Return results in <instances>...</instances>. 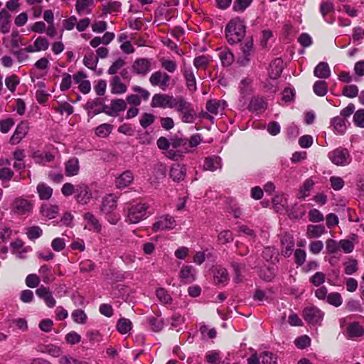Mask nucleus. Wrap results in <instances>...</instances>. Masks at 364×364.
Here are the masks:
<instances>
[{
  "instance_id": "nucleus-43",
  "label": "nucleus",
  "mask_w": 364,
  "mask_h": 364,
  "mask_svg": "<svg viewBox=\"0 0 364 364\" xmlns=\"http://www.w3.org/2000/svg\"><path fill=\"white\" fill-rule=\"evenodd\" d=\"M116 327L120 333L125 334L131 330L132 322L128 318H122L117 321Z\"/></svg>"
},
{
  "instance_id": "nucleus-56",
  "label": "nucleus",
  "mask_w": 364,
  "mask_h": 364,
  "mask_svg": "<svg viewBox=\"0 0 364 364\" xmlns=\"http://www.w3.org/2000/svg\"><path fill=\"white\" fill-rule=\"evenodd\" d=\"M156 295L159 301L163 304H169L172 300L170 294L164 288H159L156 289Z\"/></svg>"
},
{
  "instance_id": "nucleus-42",
  "label": "nucleus",
  "mask_w": 364,
  "mask_h": 364,
  "mask_svg": "<svg viewBox=\"0 0 364 364\" xmlns=\"http://www.w3.org/2000/svg\"><path fill=\"white\" fill-rule=\"evenodd\" d=\"M98 63V58L93 53H88L83 58V64L87 68L95 70Z\"/></svg>"
},
{
  "instance_id": "nucleus-57",
  "label": "nucleus",
  "mask_w": 364,
  "mask_h": 364,
  "mask_svg": "<svg viewBox=\"0 0 364 364\" xmlns=\"http://www.w3.org/2000/svg\"><path fill=\"white\" fill-rule=\"evenodd\" d=\"M253 0H235L233 4V10L237 12H243Z\"/></svg>"
},
{
  "instance_id": "nucleus-62",
  "label": "nucleus",
  "mask_w": 364,
  "mask_h": 364,
  "mask_svg": "<svg viewBox=\"0 0 364 364\" xmlns=\"http://www.w3.org/2000/svg\"><path fill=\"white\" fill-rule=\"evenodd\" d=\"M124 60L119 58L117 60H115L109 68L107 73L109 75H115L120 69H122L124 66Z\"/></svg>"
},
{
  "instance_id": "nucleus-20",
  "label": "nucleus",
  "mask_w": 364,
  "mask_h": 364,
  "mask_svg": "<svg viewBox=\"0 0 364 364\" xmlns=\"http://www.w3.org/2000/svg\"><path fill=\"white\" fill-rule=\"evenodd\" d=\"M196 270L191 265H186L182 267L179 277L183 283L189 284L196 279Z\"/></svg>"
},
{
  "instance_id": "nucleus-13",
  "label": "nucleus",
  "mask_w": 364,
  "mask_h": 364,
  "mask_svg": "<svg viewBox=\"0 0 364 364\" xmlns=\"http://www.w3.org/2000/svg\"><path fill=\"white\" fill-rule=\"evenodd\" d=\"M83 219L85 222L84 228L95 232H100L102 230V225L98 219L91 213H85L83 215Z\"/></svg>"
},
{
  "instance_id": "nucleus-37",
  "label": "nucleus",
  "mask_w": 364,
  "mask_h": 364,
  "mask_svg": "<svg viewBox=\"0 0 364 364\" xmlns=\"http://www.w3.org/2000/svg\"><path fill=\"white\" fill-rule=\"evenodd\" d=\"M267 107L265 100L262 97H253L249 105V109L252 112L264 110Z\"/></svg>"
},
{
  "instance_id": "nucleus-33",
  "label": "nucleus",
  "mask_w": 364,
  "mask_h": 364,
  "mask_svg": "<svg viewBox=\"0 0 364 364\" xmlns=\"http://www.w3.org/2000/svg\"><path fill=\"white\" fill-rule=\"evenodd\" d=\"M58 207L55 205L51 204H43L41 209L42 215L48 219H53L56 218L58 214Z\"/></svg>"
},
{
  "instance_id": "nucleus-22",
  "label": "nucleus",
  "mask_w": 364,
  "mask_h": 364,
  "mask_svg": "<svg viewBox=\"0 0 364 364\" xmlns=\"http://www.w3.org/2000/svg\"><path fill=\"white\" fill-rule=\"evenodd\" d=\"M283 70V61L281 58H277L269 65V76L272 80L280 77Z\"/></svg>"
},
{
  "instance_id": "nucleus-12",
  "label": "nucleus",
  "mask_w": 364,
  "mask_h": 364,
  "mask_svg": "<svg viewBox=\"0 0 364 364\" xmlns=\"http://www.w3.org/2000/svg\"><path fill=\"white\" fill-rule=\"evenodd\" d=\"M126 108V101L122 99H117L112 100L110 106H105L103 110L107 115L116 116L118 112L125 110Z\"/></svg>"
},
{
  "instance_id": "nucleus-52",
  "label": "nucleus",
  "mask_w": 364,
  "mask_h": 364,
  "mask_svg": "<svg viewBox=\"0 0 364 364\" xmlns=\"http://www.w3.org/2000/svg\"><path fill=\"white\" fill-rule=\"evenodd\" d=\"M26 233L30 240H34L42 235L43 230L39 226H32L26 229Z\"/></svg>"
},
{
  "instance_id": "nucleus-24",
  "label": "nucleus",
  "mask_w": 364,
  "mask_h": 364,
  "mask_svg": "<svg viewBox=\"0 0 364 364\" xmlns=\"http://www.w3.org/2000/svg\"><path fill=\"white\" fill-rule=\"evenodd\" d=\"M222 168L221 159L217 156L207 157L204 160L203 169L205 171H215Z\"/></svg>"
},
{
  "instance_id": "nucleus-14",
  "label": "nucleus",
  "mask_w": 364,
  "mask_h": 364,
  "mask_svg": "<svg viewBox=\"0 0 364 364\" xmlns=\"http://www.w3.org/2000/svg\"><path fill=\"white\" fill-rule=\"evenodd\" d=\"M282 250L281 253L285 257L291 255L294 248V240L291 235L285 233L281 239Z\"/></svg>"
},
{
  "instance_id": "nucleus-4",
  "label": "nucleus",
  "mask_w": 364,
  "mask_h": 364,
  "mask_svg": "<svg viewBox=\"0 0 364 364\" xmlns=\"http://www.w3.org/2000/svg\"><path fill=\"white\" fill-rule=\"evenodd\" d=\"M171 76L166 72L157 70L154 72L150 77L149 82L154 87H159L161 90H166L169 85Z\"/></svg>"
},
{
  "instance_id": "nucleus-9",
  "label": "nucleus",
  "mask_w": 364,
  "mask_h": 364,
  "mask_svg": "<svg viewBox=\"0 0 364 364\" xmlns=\"http://www.w3.org/2000/svg\"><path fill=\"white\" fill-rule=\"evenodd\" d=\"M174 97L173 95L166 94H155L152 97L151 105L152 107L171 109Z\"/></svg>"
},
{
  "instance_id": "nucleus-55",
  "label": "nucleus",
  "mask_w": 364,
  "mask_h": 364,
  "mask_svg": "<svg viewBox=\"0 0 364 364\" xmlns=\"http://www.w3.org/2000/svg\"><path fill=\"white\" fill-rule=\"evenodd\" d=\"M327 302L334 306H340L342 304L343 299L341 295L338 292L331 293L328 295Z\"/></svg>"
},
{
  "instance_id": "nucleus-6",
  "label": "nucleus",
  "mask_w": 364,
  "mask_h": 364,
  "mask_svg": "<svg viewBox=\"0 0 364 364\" xmlns=\"http://www.w3.org/2000/svg\"><path fill=\"white\" fill-rule=\"evenodd\" d=\"M324 314L316 306L306 307L303 310L302 316L306 323L317 324L321 322Z\"/></svg>"
},
{
  "instance_id": "nucleus-59",
  "label": "nucleus",
  "mask_w": 364,
  "mask_h": 364,
  "mask_svg": "<svg viewBox=\"0 0 364 364\" xmlns=\"http://www.w3.org/2000/svg\"><path fill=\"white\" fill-rule=\"evenodd\" d=\"M59 364H90L87 361H83L73 358L70 355H63L59 359Z\"/></svg>"
},
{
  "instance_id": "nucleus-39",
  "label": "nucleus",
  "mask_w": 364,
  "mask_h": 364,
  "mask_svg": "<svg viewBox=\"0 0 364 364\" xmlns=\"http://www.w3.org/2000/svg\"><path fill=\"white\" fill-rule=\"evenodd\" d=\"M159 62L161 68L170 73H173L177 70V63L173 60L161 58H160Z\"/></svg>"
},
{
  "instance_id": "nucleus-40",
  "label": "nucleus",
  "mask_w": 364,
  "mask_h": 364,
  "mask_svg": "<svg viewBox=\"0 0 364 364\" xmlns=\"http://www.w3.org/2000/svg\"><path fill=\"white\" fill-rule=\"evenodd\" d=\"M275 275V270L272 264L264 266L259 271V277L265 281H271Z\"/></svg>"
},
{
  "instance_id": "nucleus-41",
  "label": "nucleus",
  "mask_w": 364,
  "mask_h": 364,
  "mask_svg": "<svg viewBox=\"0 0 364 364\" xmlns=\"http://www.w3.org/2000/svg\"><path fill=\"white\" fill-rule=\"evenodd\" d=\"M33 159L36 163L46 165V163L53 161L55 159V156L50 152L45 153L44 154L36 152L33 154Z\"/></svg>"
},
{
  "instance_id": "nucleus-32",
  "label": "nucleus",
  "mask_w": 364,
  "mask_h": 364,
  "mask_svg": "<svg viewBox=\"0 0 364 364\" xmlns=\"http://www.w3.org/2000/svg\"><path fill=\"white\" fill-rule=\"evenodd\" d=\"M218 56L223 66H230L234 61V55L226 48L218 50Z\"/></svg>"
},
{
  "instance_id": "nucleus-19",
  "label": "nucleus",
  "mask_w": 364,
  "mask_h": 364,
  "mask_svg": "<svg viewBox=\"0 0 364 364\" xmlns=\"http://www.w3.org/2000/svg\"><path fill=\"white\" fill-rule=\"evenodd\" d=\"M346 120L341 116L333 117L331 122V127L336 134H343L346 129Z\"/></svg>"
},
{
  "instance_id": "nucleus-1",
  "label": "nucleus",
  "mask_w": 364,
  "mask_h": 364,
  "mask_svg": "<svg viewBox=\"0 0 364 364\" xmlns=\"http://www.w3.org/2000/svg\"><path fill=\"white\" fill-rule=\"evenodd\" d=\"M225 32L228 43L235 44L240 42L245 33L244 21L239 17L232 19L228 23Z\"/></svg>"
},
{
  "instance_id": "nucleus-29",
  "label": "nucleus",
  "mask_w": 364,
  "mask_h": 364,
  "mask_svg": "<svg viewBox=\"0 0 364 364\" xmlns=\"http://www.w3.org/2000/svg\"><path fill=\"white\" fill-rule=\"evenodd\" d=\"M314 74L318 78H328L331 75V70L327 63H319L314 70Z\"/></svg>"
},
{
  "instance_id": "nucleus-31",
  "label": "nucleus",
  "mask_w": 364,
  "mask_h": 364,
  "mask_svg": "<svg viewBox=\"0 0 364 364\" xmlns=\"http://www.w3.org/2000/svg\"><path fill=\"white\" fill-rule=\"evenodd\" d=\"M229 281L228 271L223 267H218L214 272V282L216 284H225Z\"/></svg>"
},
{
  "instance_id": "nucleus-60",
  "label": "nucleus",
  "mask_w": 364,
  "mask_h": 364,
  "mask_svg": "<svg viewBox=\"0 0 364 364\" xmlns=\"http://www.w3.org/2000/svg\"><path fill=\"white\" fill-rule=\"evenodd\" d=\"M294 343L298 348L304 349L310 346L311 339L306 335L301 336L295 339Z\"/></svg>"
},
{
  "instance_id": "nucleus-18",
  "label": "nucleus",
  "mask_w": 364,
  "mask_h": 364,
  "mask_svg": "<svg viewBox=\"0 0 364 364\" xmlns=\"http://www.w3.org/2000/svg\"><path fill=\"white\" fill-rule=\"evenodd\" d=\"M118 196L114 194L106 196L103 200L101 206V210L105 213H110L117 208Z\"/></svg>"
},
{
  "instance_id": "nucleus-28",
  "label": "nucleus",
  "mask_w": 364,
  "mask_h": 364,
  "mask_svg": "<svg viewBox=\"0 0 364 364\" xmlns=\"http://www.w3.org/2000/svg\"><path fill=\"white\" fill-rule=\"evenodd\" d=\"M326 232L323 225H309L306 228V236L309 238L320 237Z\"/></svg>"
},
{
  "instance_id": "nucleus-48",
  "label": "nucleus",
  "mask_w": 364,
  "mask_h": 364,
  "mask_svg": "<svg viewBox=\"0 0 364 364\" xmlns=\"http://www.w3.org/2000/svg\"><path fill=\"white\" fill-rule=\"evenodd\" d=\"M210 61L209 56L200 55L194 58L193 65L198 69H205Z\"/></svg>"
},
{
  "instance_id": "nucleus-7",
  "label": "nucleus",
  "mask_w": 364,
  "mask_h": 364,
  "mask_svg": "<svg viewBox=\"0 0 364 364\" xmlns=\"http://www.w3.org/2000/svg\"><path fill=\"white\" fill-rule=\"evenodd\" d=\"M14 211L18 215H29L33 208V203L21 197L16 198L12 204Z\"/></svg>"
},
{
  "instance_id": "nucleus-49",
  "label": "nucleus",
  "mask_w": 364,
  "mask_h": 364,
  "mask_svg": "<svg viewBox=\"0 0 364 364\" xmlns=\"http://www.w3.org/2000/svg\"><path fill=\"white\" fill-rule=\"evenodd\" d=\"M149 326L152 331L159 332L164 328L163 319L159 317H150L148 318Z\"/></svg>"
},
{
  "instance_id": "nucleus-26",
  "label": "nucleus",
  "mask_w": 364,
  "mask_h": 364,
  "mask_svg": "<svg viewBox=\"0 0 364 364\" xmlns=\"http://www.w3.org/2000/svg\"><path fill=\"white\" fill-rule=\"evenodd\" d=\"M197 113L193 105L191 103L180 114L181 120L183 123L192 124L196 119Z\"/></svg>"
},
{
  "instance_id": "nucleus-25",
  "label": "nucleus",
  "mask_w": 364,
  "mask_h": 364,
  "mask_svg": "<svg viewBox=\"0 0 364 364\" xmlns=\"http://www.w3.org/2000/svg\"><path fill=\"white\" fill-rule=\"evenodd\" d=\"M11 16L6 9H1L0 11V31L2 33L9 32L11 28Z\"/></svg>"
},
{
  "instance_id": "nucleus-38",
  "label": "nucleus",
  "mask_w": 364,
  "mask_h": 364,
  "mask_svg": "<svg viewBox=\"0 0 364 364\" xmlns=\"http://www.w3.org/2000/svg\"><path fill=\"white\" fill-rule=\"evenodd\" d=\"M37 192L41 200H48L53 194V189L44 183H39L37 186Z\"/></svg>"
},
{
  "instance_id": "nucleus-36",
  "label": "nucleus",
  "mask_w": 364,
  "mask_h": 364,
  "mask_svg": "<svg viewBox=\"0 0 364 364\" xmlns=\"http://www.w3.org/2000/svg\"><path fill=\"white\" fill-rule=\"evenodd\" d=\"M314 186V181L312 180V178H308L306 179L303 186L301 187L300 190L297 193V198L299 199H304L307 196H309V193L311 190L313 188Z\"/></svg>"
},
{
  "instance_id": "nucleus-54",
  "label": "nucleus",
  "mask_w": 364,
  "mask_h": 364,
  "mask_svg": "<svg viewBox=\"0 0 364 364\" xmlns=\"http://www.w3.org/2000/svg\"><path fill=\"white\" fill-rule=\"evenodd\" d=\"M33 45L37 52H39L46 50L49 47V42L45 37L39 36L35 40Z\"/></svg>"
},
{
  "instance_id": "nucleus-45",
  "label": "nucleus",
  "mask_w": 364,
  "mask_h": 364,
  "mask_svg": "<svg viewBox=\"0 0 364 364\" xmlns=\"http://www.w3.org/2000/svg\"><path fill=\"white\" fill-rule=\"evenodd\" d=\"M71 316L74 322L80 324H85L87 320L86 314L82 309L74 310L71 314Z\"/></svg>"
},
{
  "instance_id": "nucleus-27",
  "label": "nucleus",
  "mask_w": 364,
  "mask_h": 364,
  "mask_svg": "<svg viewBox=\"0 0 364 364\" xmlns=\"http://www.w3.org/2000/svg\"><path fill=\"white\" fill-rule=\"evenodd\" d=\"M111 92L116 95H122L127 92V87L121 82L119 76H114L110 81Z\"/></svg>"
},
{
  "instance_id": "nucleus-61",
  "label": "nucleus",
  "mask_w": 364,
  "mask_h": 364,
  "mask_svg": "<svg viewBox=\"0 0 364 364\" xmlns=\"http://www.w3.org/2000/svg\"><path fill=\"white\" fill-rule=\"evenodd\" d=\"M14 171L8 167H3L0 168V180L4 182H9L14 177Z\"/></svg>"
},
{
  "instance_id": "nucleus-16",
  "label": "nucleus",
  "mask_w": 364,
  "mask_h": 364,
  "mask_svg": "<svg viewBox=\"0 0 364 364\" xmlns=\"http://www.w3.org/2000/svg\"><path fill=\"white\" fill-rule=\"evenodd\" d=\"M65 173L68 177L75 176L80 173V161L77 157H72L65 162Z\"/></svg>"
},
{
  "instance_id": "nucleus-34",
  "label": "nucleus",
  "mask_w": 364,
  "mask_h": 364,
  "mask_svg": "<svg viewBox=\"0 0 364 364\" xmlns=\"http://www.w3.org/2000/svg\"><path fill=\"white\" fill-rule=\"evenodd\" d=\"M347 333L350 338H355L364 334V329L358 323L353 322L348 325Z\"/></svg>"
},
{
  "instance_id": "nucleus-63",
  "label": "nucleus",
  "mask_w": 364,
  "mask_h": 364,
  "mask_svg": "<svg viewBox=\"0 0 364 364\" xmlns=\"http://www.w3.org/2000/svg\"><path fill=\"white\" fill-rule=\"evenodd\" d=\"M261 364H275L276 358L270 352L264 351L259 355Z\"/></svg>"
},
{
  "instance_id": "nucleus-15",
  "label": "nucleus",
  "mask_w": 364,
  "mask_h": 364,
  "mask_svg": "<svg viewBox=\"0 0 364 364\" xmlns=\"http://www.w3.org/2000/svg\"><path fill=\"white\" fill-rule=\"evenodd\" d=\"M76 198L79 203L87 204L92 197L89 187L85 183H80L75 188Z\"/></svg>"
},
{
  "instance_id": "nucleus-30",
  "label": "nucleus",
  "mask_w": 364,
  "mask_h": 364,
  "mask_svg": "<svg viewBox=\"0 0 364 364\" xmlns=\"http://www.w3.org/2000/svg\"><path fill=\"white\" fill-rule=\"evenodd\" d=\"M186 169L183 166L174 165L170 170V176L175 181H180L184 179Z\"/></svg>"
},
{
  "instance_id": "nucleus-2",
  "label": "nucleus",
  "mask_w": 364,
  "mask_h": 364,
  "mask_svg": "<svg viewBox=\"0 0 364 364\" xmlns=\"http://www.w3.org/2000/svg\"><path fill=\"white\" fill-rule=\"evenodd\" d=\"M146 203H139L132 205L128 210L126 220L130 224H136L148 217Z\"/></svg>"
},
{
  "instance_id": "nucleus-58",
  "label": "nucleus",
  "mask_w": 364,
  "mask_h": 364,
  "mask_svg": "<svg viewBox=\"0 0 364 364\" xmlns=\"http://www.w3.org/2000/svg\"><path fill=\"white\" fill-rule=\"evenodd\" d=\"M5 84L6 87L11 92H14L16 86L19 84V79L15 75H12L5 80Z\"/></svg>"
},
{
  "instance_id": "nucleus-23",
  "label": "nucleus",
  "mask_w": 364,
  "mask_h": 364,
  "mask_svg": "<svg viewBox=\"0 0 364 364\" xmlns=\"http://www.w3.org/2000/svg\"><path fill=\"white\" fill-rule=\"evenodd\" d=\"M94 2L89 0H77L75 3L76 12L80 16L87 15L91 14Z\"/></svg>"
},
{
  "instance_id": "nucleus-44",
  "label": "nucleus",
  "mask_w": 364,
  "mask_h": 364,
  "mask_svg": "<svg viewBox=\"0 0 364 364\" xmlns=\"http://www.w3.org/2000/svg\"><path fill=\"white\" fill-rule=\"evenodd\" d=\"M113 127L109 124H102L95 129V134L99 137H107L111 132Z\"/></svg>"
},
{
  "instance_id": "nucleus-17",
  "label": "nucleus",
  "mask_w": 364,
  "mask_h": 364,
  "mask_svg": "<svg viewBox=\"0 0 364 364\" xmlns=\"http://www.w3.org/2000/svg\"><path fill=\"white\" fill-rule=\"evenodd\" d=\"M134 175L131 171H125L119 175L115 180V186L119 189H123L132 183Z\"/></svg>"
},
{
  "instance_id": "nucleus-11",
  "label": "nucleus",
  "mask_w": 364,
  "mask_h": 364,
  "mask_svg": "<svg viewBox=\"0 0 364 364\" xmlns=\"http://www.w3.org/2000/svg\"><path fill=\"white\" fill-rule=\"evenodd\" d=\"M151 60L147 58H137L133 63V71L139 75L144 76L151 70Z\"/></svg>"
},
{
  "instance_id": "nucleus-46",
  "label": "nucleus",
  "mask_w": 364,
  "mask_h": 364,
  "mask_svg": "<svg viewBox=\"0 0 364 364\" xmlns=\"http://www.w3.org/2000/svg\"><path fill=\"white\" fill-rule=\"evenodd\" d=\"M313 89L316 95L323 97L327 93L328 85L325 81L318 80L315 82Z\"/></svg>"
},
{
  "instance_id": "nucleus-51",
  "label": "nucleus",
  "mask_w": 364,
  "mask_h": 364,
  "mask_svg": "<svg viewBox=\"0 0 364 364\" xmlns=\"http://www.w3.org/2000/svg\"><path fill=\"white\" fill-rule=\"evenodd\" d=\"M171 146L174 149L184 148L185 152H191V150L187 147L188 139L183 138L173 139L170 142Z\"/></svg>"
},
{
  "instance_id": "nucleus-5",
  "label": "nucleus",
  "mask_w": 364,
  "mask_h": 364,
  "mask_svg": "<svg viewBox=\"0 0 364 364\" xmlns=\"http://www.w3.org/2000/svg\"><path fill=\"white\" fill-rule=\"evenodd\" d=\"M176 226V220L173 217L169 215H164L156 218L152 225V230L156 232L159 231L172 230Z\"/></svg>"
},
{
  "instance_id": "nucleus-53",
  "label": "nucleus",
  "mask_w": 364,
  "mask_h": 364,
  "mask_svg": "<svg viewBox=\"0 0 364 364\" xmlns=\"http://www.w3.org/2000/svg\"><path fill=\"white\" fill-rule=\"evenodd\" d=\"M38 272L41 274L43 282L48 284L53 280V278L50 274V269L48 265L41 266Z\"/></svg>"
},
{
  "instance_id": "nucleus-47",
  "label": "nucleus",
  "mask_w": 364,
  "mask_h": 364,
  "mask_svg": "<svg viewBox=\"0 0 364 364\" xmlns=\"http://www.w3.org/2000/svg\"><path fill=\"white\" fill-rule=\"evenodd\" d=\"M206 109L209 113L216 115L222 111L223 107L219 101L211 100L207 102Z\"/></svg>"
},
{
  "instance_id": "nucleus-10",
  "label": "nucleus",
  "mask_w": 364,
  "mask_h": 364,
  "mask_svg": "<svg viewBox=\"0 0 364 364\" xmlns=\"http://www.w3.org/2000/svg\"><path fill=\"white\" fill-rule=\"evenodd\" d=\"M181 72L186 80V85L188 90L191 92H195L197 89L196 79L191 66L183 64Z\"/></svg>"
},
{
  "instance_id": "nucleus-8",
  "label": "nucleus",
  "mask_w": 364,
  "mask_h": 364,
  "mask_svg": "<svg viewBox=\"0 0 364 364\" xmlns=\"http://www.w3.org/2000/svg\"><path fill=\"white\" fill-rule=\"evenodd\" d=\"M29 130L28 123L26 121L21 122L16 127L14 134L10 138V144L16 145L19 144L26 137Z\"/></svg>"
},
{
  "instance_id": "nucleus-3",
  "label": "nucleus",
  "mask_w": 364,
  "mask_h": 364,
  "mask_svg": "<svg viewBox=\"0 0 364 364\" xmlns=\"http://www.w3.org/2000/svg\"><path fill=\"white\" fill-rule=\"evenodd\" d=\"M328 157L334 165L338 166H346L351 162L350 152L346 148H336L328 154Z\"/></svg>"
},
{
  "instance_id": "nucleus-50",
  "label": "nucleus",
  "mask_w": 364,
  "mask_h": 364,
  "mask_svg": "<svg viewBox=\"0 0 364 364\" xmlns=\"http://www.w3.org/2000/svg\"><path fill=\"white\" fill-rule=\"evenodd\" d=\"M253 50V41L252 38L246 39L244 43L241 44V50L245 56V58L248 60V57L251 55Z\"/></svg>"
},
{
  "instance_id": "nucleus-21",
  "label": "nucleus",
  "mask_w": 364,
  "mask_h": 364,
  "mask_svg": "<svg viewBox=\"0 0 364 364\" xmlns=\"http://www.w3.org/2000/svg\"><path fill=\"white\" fill-rule=\"evenodd\" d=\"M115 38V34L112 32H106L105 34L100 36L94 37L90 42V46L92 48H97L100 44L108 45Z\"/></svg>"
},
{
  "instance_id": "nucleus-64",
  "label": "nucleus",
  "mask_w": 364,
  "mask_h": 364,
  "mask_svg": "<svg viewBox=\"0 0 364 364\" xmlns=\"http://www.w3.org/2000/svg\"><path fill=\"white\" fill-rule=\"evenodd\" d=\"M353 122L356 126L364 128V109H358L355 112Z\"/></svg>"
},
{
  "instance_id": "nucleus-35",
  "label": "nucleus",
  "mask_w": 364,
  "mask_h": 364,
  "mask_svg": "<svg viewBox=\"0 0 364 364\" xmlns=\"http://www.w3.org/2000/svg\"><path fill=\"white\" fill-rule=\"evenodd\" d=\"M191 104L187 100L182 96H177L174 97L171 109H174L177 112L181 114L187 107Z\"/></svg>"
}]
</instances>
